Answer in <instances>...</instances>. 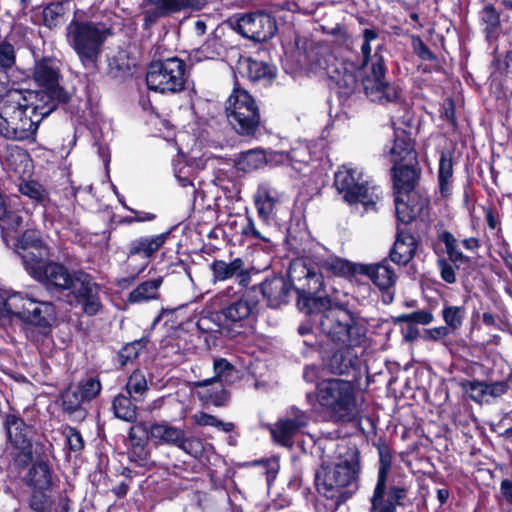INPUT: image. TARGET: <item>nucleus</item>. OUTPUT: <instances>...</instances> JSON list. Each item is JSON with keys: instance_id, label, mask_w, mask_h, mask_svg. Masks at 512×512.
I'll return each mask as SVG.
<instances>
[{"instance_id": "f257e3e1", "label": "nucleus", "mask_w": 512, "mask_h": 512, "mask_svg": "<svg viewBox=\"0 0 512 512\" xmlns=\"http://www.w3.org/2000/svg\"><path fill=\"white\" fill-rule=\"evenodd\" d=\"M359 472L360 458L357 447L339 446L336 461L333 464H322L316 473L317 491L339 506L357 491Z\"/></svg>"}, {"instance_id": "f03ea898", "label": "nucleus", "mask_w": 512, "mask_h": 512, "mask_svg": "<svg viewBox=\"0 0 512 512\" xmlns=\"http://www.w3.org/2000/svg\"><path fill=\"white\" fill-rule=\"evenodd\" d=\"M300 310L318 316L320 330L334 343L361 346L365 340L354 314L346 306L333 302L331 298L302 300Z\"/></svg>"}, {"instance_id": "7ed1b4c3", "label": "nucleus", "mask_w": 512, "mask_h": 512, "mask_svg": "<svg viewBox=\"0 0 512 512\" xmlns=\"http://www.w3.org/2000/svg\"><path fill=\"white\" fill-rule=\"evenodd\" d=\"M111 34L106 25L93 21L73 19L66 28L68 45L76 53L82 66L90 70L97 67L104 43Z\"/></svg>"}, {"instance_id": "20e7f679", "label": "nucleus", "mask_w": 512, "mask_h": 512, "mask_svg": "<svg viewBox=\"0 0 512 512\" xmlns=\"http://www.w3.org/2000/svg\"><path fill=\"white\" fill-rule=\"evenodd\" d=\"M38 119H34L13 89L0 99V136L11 141L36 139Z\"/></svg>"}, {"instance_id": "39448f33", "label": "nucleus", "mask_w": 512, "mask_h": 512, "mask_svg": "<svg viewBox=\"0 0 512 512\" xmlns=\"http://www.w3.org/2000/svg\"><path fill=\"white\" fill-rule=\"evenodd\" d=\"M316 400L334 422H350L359 413L353 386H317Z\"/></svg>"}, {"instance_id": "423d86ee", "label": "nucleus", "mask_w": 512, "mask_h": 512, "mask_svg": "<svg viewBox=\"0 0 512 512\" xmlns=\"http://www.w3.org/2000/svg\"><path fill=\"white\" fill-rule=\"evenodd\" d=\"M233 129L242 136H253L260 125V112L254 98L245 90L235 89L225 105Z\"/></svg>"}, {"instance_id": "0eeeda50", "label": "nucleus", "mask_w": 512, "mask_h": 512, "mask_svg": "<svg viewBox=\"0 0 512 512\" xmlns=\"http://www.w3.org/2000/svg\"><path fill=\"white\" fill-rule=\"evenodd\" d=\"M334 185L348 203L361 202L366 208L373 207L379 199L375 187L369 186V180L358 168L343 165L336 173Z\"/></svg>"}, {"instance_id": "6e6552de", "label": "nucleus", "mask_w": 512, "mask_h": 512, "mask_svg": "<svg viewBox=\"0 0 512 512\" xmlns=\"http://www.w3.org/2000/svg\"><path fill=\"white\" fill-rule=\"evenodd\" d=\"M185 63L176 57L154 61L150 64L146 83L150 90L176 93L184 88Z\"/></svg>"}, {"instance_id": "1a4fd4ad", "label": "nucleus", "mask_w": 512, "mask_h": 512, "mask_svg": "<svg viewBox=\"0 0 512 512\" xmlns=\"http://www.w3.org/2000/svg\"><path fill=\"white\" fill-rule=\"evenodd\" d=\"M289 279L298 293L297 305L300 309L302 300L330 298L322 294L324 279L322 272L307 265L303 260H295L289 267Z\"/></svg>"}, {"instance_id": "9d476101", "label": "nucleus", "mask_w": 512, "mask_h": 512, "mask_svg": "<svg viewBox=\"0 0 512 512\" xmlns=\"http://www.w3.org/2000/svg\"><path fill=\"white\" fill-rule=\"evenodd\" d=\"M13 90L20 95L22 103L31 116L38 119V125L45 117L55 111L59 104L66 103L69 100V95L64 89Z\"/></svg>"}, {"instance_id": "9b49d317", "label": "nucleus", "mask_w": 512, "mask_h": 512, "mask_svg": "<svg viewBox=\"0 0 512 512\" xmlns=\"http://www.w3.org/2000/svg\"><path fill=\"white\" fill-rule=\"evenodd\" d=\"M217 299L220 305L223 306L220 316L223 317V323L227 327L232 325L244 326L253 316L257 304L247 294L232 293V288L218 294Z\"/></svg>"}, {"instance_id": "f8f14e48", "label": "nucleus", "mask_w": 512, "mask_h": 512, "mask_svg": "<svg viewBox=\"0 0 512 512\" xmlns=\"http://www.w3.org/2000/svg\"><path fill=\"white\" fill-rule=\"evenodd\" d=\"M379 49L380 45L377 46L373 56L371 73L362 80L363 89L372 101L393 102L399 98V91L385 81L386 68Z\"/></svg>"}, {"instance_id": "ddd939ff", "label": "nucleus", "mask_w": 512, "mask_h": 512, "mask_svg": "<svg viewBox=\"0 0 512 512\" xmlns=\"http://www.w3.org/2000/svg\"><path fill=\"white\" fill-rule=\"evenodd\" d=\"M73 295L75 301L81 305L82 310L89 316L96 315L102 309L100 300V286L89 274L77 271L67 288Z\"/></svg>"}, {"instance_id": "4468645a", "label": "nucleus", "mask_w": 512, "mask_h": 512, "mask_svg": "<svg viewBox=\"0 0 512 512\" xmlns=\"http://www.w3.org/2000/svg\"><path fill=\"white\" fill-rule=\"evenodd\" d=\"M7 436L18 452L14 461L19 467H25L33 460L32 443L29 438L30 429L22 419L9 415L5 422Z\"/></svg>"}, {"instance_id": "2eb2a0df", "label": "nucleus", "mask_w": 512, "mask_h": 512, "mask_svg": "<svg viewBox=\"0 0 512 512\" xmlns=\"http://www.w3.org/2000/svg\"><path fill=\"white\" fill-rule=\"evenodd\" d=\"M308 423L309 417L306 412L293 406L290 416L278 420L274 426L269 425V430L275 442L285 447H292L294 436Z\"/></svg>"}, {"instance_id": "dca6fc26", "label": "nucleus", "mask_w": 512, "mask_h": 512, "mask_svg": "<svg viewBox=\"0 0 512 512\" xmlns=\"http://www.w3.org/2000/svg\"><path fill=\"white\" fill-rule=\"evenodd\" d=\"M276 23L266 13H253L242 16L238 21V31L246 38L265 42L276 32Z\"/></svg>"}, {"instance_id": "f3484780", "label": "nucleus", "mask_w": 512, "mask_h": 512, "mask_svg": "<svg viewBox=\"0 0 512 512\" xmlns=\"http://www.w3.org/2000/svg\"><path fill=\"white\" fill-rule=\"evenodd\" d=\"M207 0H148L145 5L144 15L146 22H155L157 18L176 13L184 9L203 8Z\"/></svg>"}, {"instance_id": "a211bd4d", "label": "nucleus", "mask_w": 512, "mask_h": 512, "mask_svg": "<svg viewBox=\"0 0 512 512\" xmlns=\"http://www.w3.org/2000/svg\"><path fill=\"white\" fill-rule=\"evenodd\" d=\"M73 273L58 262L50 261L33 278L50 292H63L69 287Z\"/></svg>"}, {"instance_id": "6ab92c4d", "label": "nucleus", "mask_w": 512, "mask_h": 512, "mask_svg": "<svg viewBox=\"0 0 512 512\" xmlns=\"http://www.w3.org/2000/svg\"><path fill=\"white\" fill-rule=\"evenodd\" d=\"M33 79L41 88L63 89L60 86V63L54 57H42L35 61Z\"/></svg>"}, {"instance_id": "aec40b11", "label": "nucleus", "mask_w": 512, "mask_h": 512, "mask_svg": "<svg viewBox=\"0 0 512 512\" xmlns=\"http://www.w3.org/2000/svg\"><path fill=\"white\" fill-rule=\"evenodd\" d=\"M327 73L340 96H350L358 87L356 69L352 64L340 63L329 67Z\"/></svg>"}, {"instance_id": "412c9836", "label": "nucleus", "mask_w": 512, "mask_h": 512, "mask_svg": "<svg viewBox=\"0 0 512 512\" xmlns=\"http://www.w3.org/2000/svg\"><path fill=\"white\" fill-rule=\"evenodd\" d=\"M213 281H225L232 277L241 278L240 283H247L250 279L245 263L241 258H235L231 262L214 260L210 264Z\"/></svg>"}, {"instance_id": "4be33fe9", "label": "nucleus", "mask_w": 512, "mask_h": 512, "mask_svg": "<svg viewBox=\"0 0 512 512\" xmlns=\"http://www.w3.org/2000/svg\"><path fill=\"white\" fill-rule=\"evenodd\" d=\"M170 232H164L156 236H143L132 240L128 244L127 256H138L149 259L166 243Z\"/></svg>"}, {"instance_id": "5701e85b", "label": "nucleus", "mask_w": 512, "mask_h": 512, "mask_svg": "<svg viewBox=\"0 0 512 512\" xmlns=\"http://www.w3.org/2000/svg\"><path fill=\"white\" fill-rule=\"evenodd\" d=\"M292 286L291 281L283 277H273L261 284V292L270 307L278 308L288 301Z\"/></svg>"}, {"instance_id": "b1692460", "label": "nucleus", "mask_w": 512, "mask_h": 512, "mask_svg": "<svg viewBox=\"0 0 512 512\" xmlns=\"http://www.w3.org/2000/svg\"><path fill=\"white\" fill-rule=\"evenodd\" d=\"M101 386H67L62 393V405L69 413L77 411L83 402L96 397Z\"/></svg>"}, {"instance_id": "393cba45", "label": "nucleus", "mask_w": 512, "mask_h": 512, "mask_svg": "<svg viewBox=\"0 0 512 512\" xmlns=\"http://www.w3.org/2000/svg\"><path fill=\"white\" fill-rule=\"evenodd\" d=\"M416 249L417 241L415 237L405 230L398 229L390 258L398 265H406L414 257Z\"/></svg>"}, {"instance_id": "a878e982", "label": "nucleus", "mask_w": 512, "mask_h": 512, "mask_svg": "<svg viewBox=\"0 0 512 512\" xmlns=\"http://www.w3.org/2000/svg\"><path fill=\"white\" fill-rule=\"evenodd\" d=\"M339 344L341 347L328 359L327 366L334 374H345L350 368L354 367L357 362L358 353L355 348L358 346H352L349 343Z\"/></svg>"}, {"instance_id": "bb28decb", "label": "nucleus", "mask_w": 512, "mask_h": 512, "mask_svg": "<svg viewBox=\"0 0 512 512\" xmlns=\"http://www.w3.org/2000/svg\"><path fill=\"white\" fill-rule=\"evenodd\" d=\"M358 274L367 275L381 290H388L396 282L395 271L386 262L374 265L360 264Z\"/></svg>"}, {"instance_id": "cd10ccee", "label": "nucleus", "mask_w": 512, "mask_h": 512, "mask_svg": "<svg viewBox=\"0 0 512 512\" xmlns=\"http://www.w3.org/2000/svg\"><path fill=\"white\" fill-rule=\"evenodd\" d=\"M406 489L402 487H391L387 498L386 495V482L383 485V491L376 498V488L374 489L373 496L371 498V510L370 512H396V506L401 504V501L406 496Z\"/></svg>"}, {"instance_id": "c85d7f7f", "label": "nucleus", "mask_w": 512, "mask_h": 512, "mask_svg": "<svg viewBox=\"0 0 512 512\" xmlns=\"http://www.w3.org/2000/svg\"><path fill=\"white\" fill-rule=\"evenodd\" d=\"M238 73L250 81L271 80L275 74L271 66L251 57H241L237 65Z\"/></svg>"}, {"instance_id": "c756f323", "label": "nucleus", "mask_w": 512, "mask_h": 512, "mask_svg": "<svg viewBox=\"0 0 512 512\" xmlns=\"http://www.w3.org/2000/svg\"><path fill=\"white\" fill-rule=\"evenodd\" d=\"M183 429L170 425L166 421L156 422L149 426L150 438L156 445L177 446L182 439Z\"/></svg>"}, {"instance_id": "7c9ffc66", "label": "nucleus", "mask_w": 512, "mask_h": 512, "mask_svg": "<svg viewBox=\"0 0 512 512\" xmlns=\"http://www.w3.org/2000/svg\"><path fill=\"white\" fill-rule=\"evenodd\" d=\"M18 253L22 258L25 270L32 277L50 262L49 248L45 244L38 246L35 249L25 250V252Z\"/></svg>"}, {"instance_id": "2f4dec72", "label": "nucleus", "mask_w": 512, "mask_h": 512, "mask_svg": "<svg viewBox=\"0 0 512 512\" xmlns=\"http://www.w3.org/2000/svg\"><path fill=\"white\" fill-rule=\"evenodd\" d=\"M418 174L416 169L410 165L394 164L393 167V183L397 194L409 193L415 187Z\"/></svg>"}, {"instance_id": "473e14b6", "label": "nucleus", "mask_w": 512, "mask_h": 512, "mask_svg": "<svg viewBox=\"0 0 512 512\" xmlns=\"http://www.w3.org/2000/svg\"><path fill=\"white\" fill-rule=\"evenodd\" d=\"M507 386H463L466 398L478 404H489L506 393Z\"/></svg>"}, {"instance_id": "72a5a7b5", "label": "nucleus", "mask_w": 512, "mask_h": 512, "mask_svg": "<svg viewBox=\"0 0 512 512\" xmlns=\"http://www.w3.org/2000/svg\"><path fill=\"white\" fill-rule=\"evenodd\" d=\"M38 300L30 297L27 294L15 293L8 296V307L11 312V317H17L24 322H28L32 310L37 305Z\"/></svg>"}, {"instance_id": "f704fd0d", "label": "nucleus", "mask_w": 512, "mask_h": 512, "mask_svg": "<svg viewBox=\"0 0 512 512\" xmlns=\"http://www.w3.org/2000/svg\"><path fill=\"white\" fill-rule=\"evenodd\" d=\"M359 265L339 257H328L319 261L318 268L330 275L348 277L358 274Z\"/></svg>"}, {"instance_id": "c9c22d12", "label": "nucleus", "mask_w": 512, "mask_h": 512, "mask_svg": "<svg viewBox=\"0 0 512 512\" xmlns=\"http://www.w3.org/2000/svg\"><path fill=\"white\" fill-rule=\"evenodd\" d=\"M214 376L211 379L193 382L192 384L233 383L238 380V370L224 358L213 363Z\"/></svg>"}, {"instance_id": "e433bc0d", "label": "nucleus", "mask_w": 512, "mask_h": 512, "mask_svg": "<svg viewBox=\"0 0 512 512\" xmlns=\"http://www.w3.org/2000/svg\"><path fill=\"white\" fill-rule=\"evenodd\" d=\"M202 389L197 392L199 399L205 407H221L227 405L230 400V393L223 386H200Z\"/></svg>"}, {"instance_id": "4c0bfd02", "label": "nucleus", "mask_w": 512, "mask_h": 512, "mask_svg": "<svg viewBox=\"0 0 512 512\" xmlns=\"http://www.w3.org/2000/svg\"><path fill=\"white\" fill-rule=\"evenodd\" d=\"M25 481L38 490L48 488L51 484V473L48 464L43 460L36 462L26 474Z\"/></svg>"}, {"instance_id": "58836bf2", "label": "nucleus", "mask_w": 512, "mask_h": 512, "mask_svg": "<svg viewBox=\"0 0 512 512\" xmlns=\"http://www.w3.org/2000/svg\"><path fill=\"white\" fill-rule=\"evenodd\" d=\"M162 285V278L147 280L139 284L128 296L131 303H140L158 298V290Z\"/></svg>"}, {"instance_id": "ea45409f", "label": "nucleus", "mask_w": 512, "mask_h": 512, "mask_svg": "<svg viewBox=\"0 0 512 512\" xmlns=\"http://www.w3.org/2000/svg\"><path fill=\"white\" fill-rule=\"evenodd\" d=\"M391 161L398 164L400 161L415 159V151L411 140L406 136H397L389 151Z\"/></svg>"}, {"instance_id": "a19ab883", "label": "nucleus", "mask_w": 512, "mask_h": 512, "mask_svg": "<svg viewBox=\"0 0 512 512\" xmlns=\"http://www.w3.org/2000/svg\"><path fill=\"white\" fill-rule=\"evenodd\" d=\"M55 307L49 301H38L35 308L32 310L31 316L27 323L34 324L40 327H46L55 318Z\"/></svg>"}, {"instance_id": "79ce46f5", "label": "nucleus", "mask_w": 512, "mask_h": 512, "mask_svg": "<svg viewBox=\"0 0 512 512\" xmlns=\"http://www.w3.org/2000/svg\"><path fill=\"white\" fill-rule=\"evenodd\" d=\"M6 163L10 170L18 174H25L31 165L29 154L18 147L11 149L6 156Z\"/></svg>"}, {"instance_id": "37998d69", "label": "nucleus", "mask_w": 512, "mask_h": 512, "mask_svg": "<svg viewBox=\"0 0 512 512\" xmlns=\"http://www.w3.org/2000/svg\"><path fill=\"white\" fill-rule=\"evenodd\" d=\"M453 175L452 154L448 151H443L439 160V186L442 195L449 193V183Z\"/></svg>"}, {"instance_id": "c03bdc74", "label": "nucleus", "mask_w": 512, "mask_h": 512, "mask_svg": "<svg viewBox=\"0 0 512 512\" xmlns=\"http://www.w3.org/2000/svg\"><path fill=\"white\" fill-rule=\"evenodd\" d=\"M113 409L116 417L132 422L136 419V406L132 403L131 399L121 393L115 397L113 401Z\"/></svg>"}, {"instance_id": "a18cd8bd", "label": "nucleus", "mask_w": 512, "mask_h": 512, "mask_svg": "<svg viewBox=\"0 0 512 512\" xmlns=\"http://www.w3.org/2000/svg\"><path fill=\"white\" fill-rule=\"evenodd\" d=\"M482 25L487 38H492L500 27V15L495 7L491 4H486L480 12Z\"/></svg>"}, {"instance_id": "49530a36", "label": "nucleus", "mask_w": 512, "mask_h": 512, "mask_svg": "<svg viewBox=\"0 0 512 512\" xmlns=\"http://www.w3.org/2000/svg\"><path fill=\"white\" fill-rule=\"evenodd\" d=\"M266 164V156L262 150L253 149L243 153L238 161L239 169L250 172L263 167Z\"/></svg>"}, {"instance_id": "de8ad7c7", "label": "nucleus", "mask_w": 512, "mask_h": 512, "mask_svg": "<svg viewBox=\"0 0 512 512\" xmlns=\"http://www.w3.org/2000/svg\"><path fill=\"white\" fill-rule=\"evenodd\" d=\"M392 465V455L388 447H379V470L376 483V498L383 491L384 482L387 481V476Z\"/></svg>"}, {"instance_id": "09e8293b", "label": "nucleus", "mask_w": 512, "mask_h": 512, "mask_svg": "<svg viewBox=\"0 0 512 512\" xmlns=\"http://www.w3.org/2000/svg\"><path fill=\"white\" fill-rule=\"evenodd\" d=\"M22 195L30 198L36 204L45 205L49 200L47 191L41 184L35 181H25L19 185Z\"/></svg>"}, {"instance_id": "8fccbe9b", "label": "nucleus", "mask_w": 512, "mask_h": 512, "mask_svg": "<svg viewBox=\"0 0 512 512\" xmlns=\"http://www.w3.org/2000/svg\"><path fill=\"white\" fill-rule=\"evenodd\" d=\"M276 199L271 195L268 189H262L258 192L255 198V204L257 207L259 217L267 222L273 213Z\"/></svg>"}, {"instance_id": "3c124183", "label": "nucleus", "mask_w": 512, "mask_h": 512, "mask_svg": "<svg viewBox=\"0 0 512 512\" xmlns=\"http://www.w3.org/2000/svg\"><path fill=\"white\" fill-rule=\"evenodd\" d=\"M22 224V218L17 213L8 210L4 197L0 194V228L3 231L17 230Z\"/></svg>"}, {"instance_id": "603ef678", "label": "nucleus", "mask_w": 512, "mask_h": 512, "mask_svg": "<svg viewBox=\"0 0 512 512\" xmlns=\"http://www.w3.org/2000/svg\"><path fill=\"white\" fill-rule=\"evenodd\" d=\"M442 317L446 323V327L450 331H455L462 326L465 318V308L462 306H445L442 311Z\"/></svg>"}, {"instance_id": "864d4df0", "label": "nucleus", "mask_w": 512, "mask_h": 512, "mask_svg": "<svg viewBox=\"0 0 512 512\" xmlns=\"http://www.w3.org/2000/svg\"><path fill=\"white\" fill-rule=\"evenodd\" d=\"M194 422L199 426H214L223 432L229 433L234 429V424L231 422H223L213 415L205 412H198L192 416Z\"/></svg>"}, {"instance_id": "5fc2aeb1", "label": "nucleus", "mask_w": 512, "mask_h": 512, "mask_svg": "<svg viewBox=\"0 0 512 512\" xmlns=\"http://www.w3.org/2000/svg\"><path fill=\"white\" fill-rule=\"evenodd\" d=\"M181 438L176 447L195 458L202 455L204 447L199 438L186 437L185 431H183Z\"/></svg>"}, {"instance_id": "6e6d98bb", "label": "nucleus", "mask_w": 512, "mask_h": 512, "mask_svg": "<svg viewBox=\"0 0 512 512\" xmlns=\"http://www.w3.org/2000/svg\"><path fill=\"white\" fill-rule=\"evenodd\" d=\"M16 64V51L14 46L6 41H0V68L10 71Z\"/></svg>"}, {"instance_id": "4d7b16f0", "label": "nucleus", "mask_w": 512, "mask_h": 512, "mask_svg": "<svg viewBox=\"0 0 512 512\" xmlns=\"http://www.w3.org/2000/svg\"><path fill=\"white\" fill-rule=\"evenodd\" d=\"M147 339L141 338L139 340H135L131 343H128L121 350L119 357L122 364H126V362L133 360L138 357L139 352L146 347Z\"/></svg>"}, {"instance_id": "13d9d810", "label": "nucleus", "mask_w": 512, "mask_h": 512, "mask_svg": "<svg viewBox=\"0 0 512 512\" xmlns=\"http://www.w3.org/2000/svg\"><path fill=\"white\" fill-rule=\"evenodd\" d=\"M378 39V32L375 29H365L363 31V43L361 45V53L363 55V65H367L368 62H373V56H371V43Z\"/></svg>"}, {"instance_id": "bf43d9fd", "label": "nucleus", "mask_w": 512, "mask_h": 512, "mask_svg": "<svg viewBox=\"0 0 512 512\" xmlns=\"http://www.w3.org/2000/svg\"><path fill=\"white\" fill-rule=\"evenodd\" d=\"M39 233L35 230H27L18 240V252H25V250L35 249L43 245Z\"/></svg>"}, {"instance_id": "052dcab7", "label": "nucleus", "mask_w": 512, "mask_h": 512, "mask_svg": "<svg viewBox=\"0 0 512 512\" xmlns=\"http://www.w3.org/2000/svg\"><path fill=\"white\" fill-rule=\"evenodd\" d=\"M29 506L35 512H50L51 501L42 490L37 489L31 495Z\"/></svg>"}, {"instance_id": "680f3d73", "label": "nucleus", "mask_w": 512, "mask_h": 512, "mask_svg": "<svg viewBox=\"0 0 512 512\" xmlns=\"http://www.w3.org/2000/svg\"><path fill=\"white\" fill-rule=\"evenodd\" d=\"M395 209L397 219L405 224L410 223L417 214L416 211L413 208H410L399 195L395 198Z\"/></svg>"}, {"instance_id": "e2e57ef3", "label": "nucleus", "mask_w": 512, "mask_h": 512, "mask_svg": "<svg viewBox=\"0 0 512 512\" xmlns=\"http://www.w3.org/2000/svg\"><path fill=\"white\" fill-rule=\"evenodd\" d=\"M150 437L149 427L145 423H138L131 427L129 432V440L132 444H147Z\"/></svg>"}, {"instance_id": "0e129e2a", "label": "nucleus", "mask_w": 512, "mask_h": 512, "mask_svg": "<svg viewBox=\"0 0 512 512\" xmlns=\"http://www.w3.org/2000/svg\"><path fill=\"white\" fill-rule=\"evenodd\" d=\"M128 455L130 461L136 463L139 466L145 465L149 458L147 444H132Z\"/></svg>"}, {"instance_id": "69168bd1", "label": "nucleus", "mask_w": 512, "mask_h": 512, "mask_svg": "<svg viewBox=\"0 0 512 512\" xmlns=\"http://www.w3.org/2000/svg\"><path fill=\"white\" fill-rule=\"evenodd\" d=\"M62 6L59 4H50L43 10V20L49 28L57 26L61 17Z\"/></svg>"}, {"instance_id": "338daca9", "label": "nucleus", "mask_w": 512, "mask_h": 512, "mask_svg": "<svg viewBox=\"0 0 512 512\" xmlns=\"http://www.w3.org/2000/svg\"><path fill=\"white\" fill-rule=\"evenodd\" d=\"M64 435L71 451L80 452L83 449V438L75 428L66 427L64 430Z\"/></svg>"}, {"instance_id": "774afa93", "label": "nucleus", "mask_w": 512, "mask_h": 512, "mask_svg": "<svg viewBox=\"0 0 512 512\" xmlns=\"http://www.w3.org/2000/svg\"><path fill=\"white\" fill-rule=\"evenodd\" d=\"M413 48L415 53L423 60H434L435 55L432 51L424 44V42L419 38H413Z\"/></svg>"}]
</instances>
